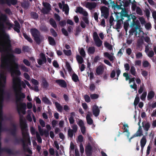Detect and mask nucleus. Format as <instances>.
Wrapping results in <instances>:
<instances>
[{"mask_svg": "<svg viewBox=\"0 0 156 156\" xmlns=\"http://www.w3.org/2000/svg\"><path fill=\"white\" fill-rule=\"evenodd\" d=\"M12 25H0V52L2 53L0 68V115H3L2 109L3 106L4 92V89L5 85V73H11L12 78V87L14 90L16 102L17 109L20 114H24L27 105L25 103H20L25 98V94L21 92L22 86L25 88L26 84L21 82L17 76L21 74L18 64L16 62L18 59L12 54L11 48V41L9 35L5 32L6 27H12Z\"/></svg>", "mask_w": 156, "mask_h": 156, "instance_id": "nucleus-1", "label": "nucleus"}, {"mask_svg": "<svg viewBox=\"0 0 156 156\" xmlns=\"http://www.w3.org/2000/svg\"><path fill=\"white\" fill-rule=\"evenodd\" d=\"M20 122L23 137L22 142L23 148L25 151H27L30 154H32L31 150L28 147L30 145L31 143L27 133V125L24 119L22 117H20Z\"/></svg>", "mask_w": 156, "mask_h": 156, "instance_id": "nucleus-2", "label": "nucleus"}, {"mask_svg": "<svg viewBox=\"0 0 156 156\" xmlns=\"http://www.w3.org/2000/svg\"><path fill=\"white\" fill-rule=\"evenodd\" d=\"M128 19L126 20L124 23V27L126 31H127L128 28L129 26V21L131 19L133 20V23L131 26L133 27L136 26L135 27L136 30L139 29L140 27V24L139 20H136V18L134 14H132L129 16L128 15Z\"/></svg>", "mask_w": 156, "mask_h": 156, "instance_id": "nucleus-3", "label": "nucleus"}, {"mask_svg": "<svg viewBox=\"0 0 156 156\" xmlns=\"http://www.w3.org/2000/svg\"><path fill=\"white\" fill-rule=\"evenodd\" d=\"M30 31L31 34L34 37V39L37 43L40 44L43 40V37L40 35L38 31L36 29H32Z\"/></svg>", "mask_w": 156, "mask_h": 156, "instance_id": "nucleus-4", "label": "nucleus"}, {"mask_svg": "<svg viewBox=\"0 0 156 156\" xmlns=\"http://www.w3.org/2000/svg\"><path fill=\"white\" fill-rule=\"evenodd\" d=\"M44 8L41 10L44 14H46L51 10V6L50 4L47 2H43V3Z\"/></svg>", "mask_w": 156, "mask_h": 156, "instance_id": "nucleus-5", "label": "nucleus"}, {"mask_svg": "<svg viewBox=\"0 0 156 156\" xmlns=\"http://www.w3.org/2000/svg\"><path fill=\"white\" fill-rule=\"evenodd\" d=\"M101 16H103L105 18H107L108 15V9L105 7L103 6L101 8Z\"/></svg>", "mask_w": 156, "mask_h": 156, "instance_id": "nucleus-6", "label": "nucleus"}, {"mask_svg": "<svg viewBox=\"0 0 156 156\" xmlns=\"http://www.w3.org/2000/svg\"><path fill=\"white\" fill-rule=\"evenodd\" d=\"M97 5V3L95 2H87L86 3L85 7L90 10L94 9Z\"/></svg>", "mask_w": 156, "mask_h": 156, "instance_id": "nucleus-7", "label": "nucleus"}, {"mask_svg": "<svg viewBox=\"0 0 156 156\" xmlns=\"http://www.w3.org/2000/svg\"><path fill=\"white\" fill-rule=\"evenodd\" d=\"M139 34L140 37H142L144 39L145 41L147 43H149L150 42L151 40L150 38L147 36V34H144L143 32L140 29H139Z\"/></svg>", "mask_w": 156, "mask_h": 156, "instance_id": "nucleus-8", "label": "nucleus"}, {"mask_svg": "<svg viewBox=\"0 0 156 156\" xmlns=\"http://www.w3.org/2000/svg\"><path fill=\"white\" fill-rule=\"evenodd\" d=\"M145 51L150 58L152 57L154 55L153 51L152 50H149L148 45L146 46Z\"/></svg>", "mask_w": 156, "mask_h": 156, "instance_id": "nucleus-9", "label": "nucleus"}, {"mask_svg": "<svg viewBox=\"0 0 156 156\" xmlns=\"http://www.w3.org/2000/svg\"><path fill=\"white\" fill-rule=\"evenodd\" d=\"M40 58L38 59L37 62L39 65H41L46 62V58L45 55L43 53L40 54Z\"/></svg>", "mask_w": 156, "mask_h": 156, "instance_id": "nucleus-10", "label": "nucleus"}, {"mask_svg": "<svg viewBox=\"0 0 156 156\" xmlns=\"http://www.w3.org/2000/svg\"><path fill=\"white\" fill-rule=\"evenodd\" d=\"M75 11L76 13L79 12L80 14H82L84 16H87L88 15L87 12L82 8L81 7L77 8Z\"/></svg>", "mask_w": 156, "mask_h": 156, "instance_id": "nucleus-11", "label": "nucleus"}, {"mask_svg": "<svg viewBox=\"0 0 156 156\" xmlns=\"http://www.w3.org/2000/svg\"><path fill=\"white\" fill-rule=\"evenodd\" d=\"M92 112L94 115L95 116H98L100 113V110L98 106L96 105H94L92 107Z\"/></svg>", "mask_w": 156, "mask_h": 156, "instance_id": "nucleus-12", "label": "nucleus"}, {"mask_svg": "<svg viewBox=\"0 0 156 156\" xmlns=\"http://www.w3.org/2000/svg\"><path fill=\"white\" fill-rule=\"evenodd\" d=\"M92 116V114L90 112H88V114L87 115L86 119L87 123L89 125H91L93 122V121L91 118V117Z\"/></svg>", "mask_w": 156, "mask_h": 156, "instance_id": "nucleus-13", "label": "nucleus"}, {"mask_svg": "<svg viewBox=\"0 0 156 156\" xmlns=\"http://www.w3.org/2000/svg\"><path fill=\"white\" fill-rule=\"evenodd\" d=\"M104 56L105 57L108 58L110 61H112L114 58L113 56V54L111 53V54H109L108 53L106 52L104 53Z\"/></svg>", "mask_w": 156, "mask_h": 156, "instance_id": "nucleus-14", "label": "nucleus"}, {"mask_svg": "<svg viewBox=\"0 0 156 156\" xmlns=\"http://www.w3.org/2000/svg\"><path fill=\"white\" fill-rule=\"evenodd\" d=\"M147 140L145 136H143L140 140V145L141 148V151H142L143 148L146 143Z\"/></svg>", "mask_w": 156, "mask_h": 156, "instance_id": "nucleus-15", "label": "nucleus"}, {"mask_svg": "<svg viewBox=\"0 0 156 156\" xmlns=\"http://www.w3.org/2000/svg\"><path fill=\"white\" fill-rule=\"evenodd\" d=\"M104 71V68L102 66H98L96 70V72L97 75L102 74Z\"/></svg>", "mask_w": 156, "mask_h": 156, "instance_id": "nucleus-16", "label": "nucleus"}, {"mask_svg": "<svg viewBox=\"0 0 156 156\" xmlns=\"http://www.w3.org/2000/svg\"><path fill=\"white\" fill-rule=\"evenodd\" d=\"M56 82L62 87H66V83L64 80H57Z\"/></svg>", "mask_w": 156, "mask_h": 156, "instance_id": "nucleus-17", "label": "nucleus"}, {"mask_svg": "<svg viewBox=\"0 0 156 156\" xmlns=\"http://www.w3.org/2000/svg\"><path fill=\"white\" fill-rule=\"evenodd\" d=\"M142 135L141 127V126H139L138 130L137 131L136 133L133 136L131 137L130 139H132L133 137L140 136Z\"/></svg>", "mask_w": 156, "mask_h": 156, "instance_id": "nucleus-18", "label": "nucleus"}, {"mask_svg": "<svg viewBox=\"0 0 156 156\" xmlns=\"http://www.w3.org/2000/svg\"><path fill=\"white\" fill-rule=\"evenodd\" d=\"M143 126L144 127V129L146 131H147L150 126V125L149 123L146 122H142Z\"/></svg>", "mask_w": 156, "mask_h": 156, "instance_id": "nucleus-19", "label": "nucleus"}, {"mask_svg": "<svg viewBox=\"0 0 156 156\" xmlns=\"http://www.w3.org/2000/svg\"><path fill=\"white\" fill-rule=\"evenodd\" d=\"M55 105L58 111L61 112L62 110V107L58 102H55Z\"/></svg>", "mask_w": 156, "mask_h": 156, "instance_id": "nucleus-20", "label": "nucleus"}, {"mask_svg": "<svg viewBox=\"0 0 156 156\" xmlns=\"http://www.w3.org/2000/svg\"><path fill=\"white\" fill-rule=\"evenodd\" d=\"M62 10L63 11L65 12L66 14H67L69 11L68 6L66 4L64 5L63 6Z\"/></svg>", "mask_w": 156, "mask_h": 156, "instance_id": "nucleus-21", "label": "nucleus"}, {"mask_svg": "<svg viewBox=\"0 0 156 156\" xmlns=\"http://www.w3.org/2000/svg\"><path fill=\"white\" fill-rule=\"evenodd\" d=\"M76 59L78 63L79 64H82L83 62V58L79 55H76Z\"/></svg>", "mask_w": 156, "mask_h": 156, "instance_id": "nucleus-22", "label": "nucleus"}, {"mask_svg": "<svg viewBox=\"0 0 156 156\" xmlns=\"http://www.w3.org/2000/svg\"><path fill=\"white\" fill-rule=\"evenodd\" d=\"M154 93L153 91H150L147 95L148 99L149 100L151 99L154 96Z\"/></svg>", "mask_w": 156, "mask_h": 156, "instance_id": "nucleus-23", "label": "nucleus"}, {"mask_svg": "<svg viewBox=\"0 0 156 156\" xmlns=\"http://www.w3.org/2000/svg\"><path fill=\"white\" fill-rule=\"evenodd\" d=\"M95 44L98 47H100L102 44V41L99 38L94 40Z\"/></svg>", "mask_w": 156, "mask_h": 156, "instance_id": "nucleus-24", "label": "nucleus"}, {"mask_svg": "<svg viewBox=\"0 0 156 156\" xmlns=\"http://www.w3.org/2000/svg\"><path fill=\"white\" fill-rule=\"evenodd\" d=\"M79 51L80 55L83 57H85V56L86 54L84 49L83 48H79Z\"/></svg>", "mask_w": 156, "mask_h": 156, "instance_id": "nucleus-25", "label": "nucleus"}, {"mask_svg": "<svg viewBox=\"0 0 156 156\" xmlns=\"http://www.w3.org/2000/svg\"><path fill=\"white\" fill-rule=\"evenodd\" d=\"M50 23L52 25V26L55 28L57 27V25L55 21L52 19H51L50 20Z\"/></svg>", "mask_w": 156, "mask_h": 156, "instance_id": "nucleus-26", "label": "nucleus"}, {"mask_svg": "<svg viewBox=\"0 0 156 156\" xmlns=\"http://www.w3.org/2000/svg\"><path fill=\"white\" fill-rule=\"evenodd\" d=\"M95 51V48L94 47H89L88 49V53L89 54H93Z\"/></svg>", "mask_w": 156, "mask_h": 156, "instance_id": "nucleus-27", "label": "nucleus"}, {"mask_svg": "<svg viewBox=\"0 0 156 156\" xmlns=\"http://www.w3.org/2000/svg\"><path fill=\"white\" fill-rule=\"evenodd\" d=\"M66 68L67 69L69 73H71L72 72V70L69 64L67 62H66Z\"/></svg>", "mask_w": 156, "mask_h": 156, "instance_id": "nucleus-28", "label": "nucleus"}, {"mask_svg": "<svg viewBox=\"0 0 156 156\" xmlns=\"http://www.w3.org/2000/svg\"><path fill=\"white\" fill-rule=\"evenodd\" d=\"M143 65L144 67H150L151 66L149 62L146 60H144L143 61Z\"/></svg>", "mask_w": 156, "mask_h": 156, "instance_id": "nucleus-29", "label": "nucleus"}, {"mask_svg": "<svg viewBox=\"0 0 156 156\" xmlns=\"http://www.w3.org/2000/svg\"><path fill=\"white\" fill-rule=\"evenodd\" d=\"M72 76V79L75 82H76L78 80V76L75 73H73Z\"/></svg>", "mask_w": 156, "mask_h": 156, "instance_id": "nucleus-30", "label": "nucleus"}, {"mask_svg": "<svg viewBox=\"0 0 156 156\" xmlns=\"http://www.w3.org/2000/svg\"><path fill=\"white\" fill-rule=\"evenodd\" d=\"M76 140L78 143H81L83 141V137L81 135H79Z\"/></svg>", "mask_w": 156, "mask_h": 156, "instance_id": "nucleus-31", "label": "nucleus"}, {"mask_svg": "<svg viewBox=\"0 0 156 156\" xmlns=\"http://www.w3.org/2000/svg\"><path fill=\"white\" fill-rule=\"evenodd\" d=\"M38 130L39 131L41 135L42 136L44 135V134L46 135V131L45 130H43L41 127L40 126H38Z\"/></svg>", "mask_w": 156, "mask_h": 156, "instance_id": "nucleus-32", "label": "nucleus"}, {"mask_svg": "<svg viewBox=\"0 0 156 156\" xmlns=\"http://www.w3.org/2000/svg\"><path fill=\"white\" fill-rule=\"evenodd\" d=\"M48 39L49 43L50 44L53 45L55 44V41L52 37H49Z\"/></svg>", "mask_w": 156, "mask_h": 156, "instance_id": "nucleus-33", "label": "nucleus"}, {"mask_svg": "<svg viewBox=\"0 0 156 156\" xmlns=\"http://www.w3.org/2000/svg\"><path fill=\"white\" fill-rule=\"evenodd\" d=\"M141 73L142 75L144 76L145 78L147 77L148 75V72L146 71L142 70L141 69Z\"/></svg>", "mask_w": 156, "mask_h": 156, "instance_id": "nucleus-34", "label": "nucleus"}, {"mask_svg": "<svg viewBox=\"0 0 156 156\" xmlns=\"http://www.w3.org/2000/svg\"><path fill=\"white\" fill-rule=\"evenodd\" d=\"M130 72L132 74L135 76L136 74L135 69L133 66H132L130 68Z\"/></svg>", "mask_w": 156, "mask_h": 156, "instance_id": "nucleus-35", "label": "nucleus"}, {"mask_svg": "<svg viewBox=\"0 0 156 156\" xmlns=\"http://www.w3.org/2000/svg\"><path fill=\"white\" fill-rule=\"evenodd\" d=\"M21 69L24 72H28V68L26 67L25 66L23 65H20V66Z\"/></svg>", "mask_w": 156, "mask_h": 156, "instance_id": "nucleus-36", "label": "nucleus"}, {"mask_svg": "<svg viewBox=\"0 0 156 156\" xmlns=\"http://www.w3.org/2000/svg\"><path fill=\"white\" fill-rule=\"evenodd\" d=\"M23 35L25 38L28 41L30 42H32V40L29 36L25 34H23Z\"/></svg>", "mask_w": 156, "mask_h": 156, "instance_id": "nucleus-37", "label": "nucleus"}, {"mask_svg": "<svg viewBox=\"0 0 156 156\" xmlns=\"http://www.w3.org/2000/svg\"><path fill=\"white\" fill-rule=\"evenodd\" d=\"M77 123L78 124L80 127L84 126V124L83 121L81 119H79L77 121Z\"/></svg>", "mask_w": 156, "mask_h": 156, "instance_id": "nucleus-38", "label": "nucleus"}, {"mask_svg": "<svg viewBox=\"0 0 156 156\" xmlns=\"http://www.w3.org/2000/svg\"><path fill=\"white\" fill-rule=\"evenodd\" d=\"M144 89V84H142L140 86V88L138 92L140 94H141L143 91Z\"/></svg>", "mask_w": 156, "mask_h": 156, "instance_id": "nucleus-39", "label": "nucleus"}, {"mask_svg": "<svg viewBox=\"0 0 156 156\" xmlns=\"http://www.w3.org/2000/svg\"><path fill=\"white\" fill-rule=\"evenodd\" d=\"M105 46L109 50H111L112 49V46L107 42H105L104 43Z\"/></svg>", "mask_w": 156, "mask_h": 156, "instance_id": "nucleus-40", "label": "nucleus"}, {"mask_svg": "<svg viewBox=\"0 0 156 156\" xmlns=\"http://www.w3.org/2000/svg\"><path fill=\"white\" fill-rule=\"evenodd\" d=\"M147 93L146 91H144L142 94L140 98L142 100H144L146 97Z\"/></svg>", "mask_w": 156, "mask_h": 156, "instance_id": "nucleus-41", "label": "nucleus"}, {"mask_svg": "<svg viewBox=\"0 0 156 156\" xmlns=\"http://www.w3.org/2000/svg\"><path fill=\"white\" fill-rule=\"evenodd\" d=\"M122 20H123V19H122V20H119L117 22L116 26V27L117 28H119L120 27L122 23L123 22Z\"/></svg>", "mask_w": 156, "mask_h": 156, "instance_id": "nucleus-42", "label": "nucleus"}, {"mask_svg": "<svg viewBox=\"0 0 156 156\" xmlns=\"http://www.w3.org/2000/svg\"><path fill=\"white\" fill-rule=\"evenodd\" d=\"M63 52L66 55L68 56L70 55L71 54V51L70 50H63Z\"/></svg>", "mask_w": 156, "mask_h": 156, "instance_id": "nucleus-43", "label": "nucleus"}, {"mask_svg": "<svg viewBox=\"0 0 156 156\" xmlns=\"http://www.w3.org/2000/svg\"><path fill=\"white\" fill-rule=\"evenodd\" d=\"M74 114L73 113H72V115L69 118V121L70 124H73L74 122V120L73 117V115H74Z\"/></svg>", "mask_w": 156, "mask_h": 156, "instance_id": "nucleus-44", "label": "nucleus"}, {"mask_svg": "<svg viewBox=\"0 0 156 156\" xmlns=\"http://www.w3.org/2000/svg\"><path fill=\"white\" fill-rule=\"evenodd\" d=\"M42 100L43 102L45 103L49 104L50 103L48 99L45 97H43L42 98Z\"/></svg>", "mask_w": 156, "mask_h": 156, "instance_id": "nucleus-45", "label": "nucleus"}, {"mask_svg": "<svg viewBox=\"0 0 156 156\" xmlns=\"http://www.w3.org/2000/svg\"><path fill=\"white\" fill-rule=\"evenodd\" d=\"M31 82L34 85L37 86L38 85L39 83L38 81L34 79H32L31 80Z\"/></svg>", "mask_w": 156, "mask_h": 156, "instance_id": "nucleus-46", "label": "nucleus"}, {"mask_svg": "<svg viewBox=\"0 0 156 156\" xmlns=\"http://www.w3.org/2000/svg\"><path fill=\"white\" fill-rule=\"evenodd\" d=\"M91 150V147L90 145H88L86 148L85 151L87 154L90 153Z\"/></svg>", "mask_w": 156, "mask_h": 156, "instance_id": "nucleus-47", "label": "nucleus"}, {"mask_svg": "<svg viewBox=\"0 0 156 156\" xmlns=\"http://www.w3.org/2000/svg\"><path fill=\"white\" fill-rule=\"evenodd\" d=\"M28 114L27 116V118L29 121H32V119L31 118L30 116V115L32 112L30 110L28 111Z\"/></svg>", "mask_w": 156, "mask_h": 156, "instance_id": "nucleus-48", "label": "nucleus"}, {"mask_svg": "<svg viewBox=\"0 0 156 156\" xmlns=\"http://www.w3.org/2000/svg\"><path fill=\"white\" fill-rule=\"evenodd\" d=\"M98 95L96 94H94L90 95V97L92 99H96L98 98Z\"/></svg>", "mask_w": 156, "mask_h": 156, "instance_id": "nucleus-49", "label": "nucleus"}, {"mask_svg": "<svg viewBox=\"0 0 156 156\" xmlns=\"http://www.w3.org/2000/svg\"><path fill=\"white\" fill-rule=\"evenodd\" d=\"M130 86L131 88L133 89L135 91L137 90V85L135 83H133V84L130 85Z\"/></svg>", "mask_w": 156, "mask_h": 156, "instance_id": "nucleus-50", "label": "nucleus"}, {"mask_svg": "<svg viewBox=\"0 0 156 156\" xmlns=\"http://www.w3.org/2000/svg\"><path fill=\"white\" fill-rule=\"evenodd\" d=\"M140 99L138 97L136 96V98L135 100H134V104L135 106H136L137 104H138L139 101Z\"/></svg>", "mask_w": 156, "mask_h": 156, "instance_id": "nucleus-51", "label": "nucleus"}, {"mask_svg": "<svg viewBox=\"0 0 156 156\" xmlns=\"http://www.w3.org/2000/svg\"><path fill=\"white\" fill-rule=\"evenodd\" d=\"M136 57L137 58H139L142 56V54L141 53L138 52L136 54Z\"/></svg>", "mask_w": 156, "mask_h": 156, "instance_id": "nucleus-52", "label": "nucleus"}, {"mask_svg": "<svg viewBox=\"0 0 156 156\" xmlns=\"http://www.w3.org/2000/svg\"><path fill=\"white\" fill-rule=\"evenodd\" d=\"M73 130L71 129H69L68 131V135L70 137H71L73 136Z\"/></svg>", "mask_w": 156, "mask_h": 156, "instance_id": "nucleus-53", "label": "nucleus"}, {"mask_svg": "<svg viewBox=\"0 0 156 156\" xmlns=\"http://www.w3.org/2000/svg\"><path fill=\"white\" fill-rule=\"evenodd\" d=\"M136 12L137 14L140 15H142V11L140 8L139 7H137L136 9Z\"/></svg>", "mask_w": 156, "mask_h": 156, "instance_id": "nucleus-54", "label": "nucleus"}, {"mask_svg": "<svg viewBox=\"0 0 156 156\" xmlns=\"http://www.w3.org/2000/svg\"><path fill=\"white\" fill-rule=\"evenodd\" d=\"M36 137L37 138L38 142L40 143H41V139L37 133H36Z\"/></svg>", "mask_w": 156, "mask_h": 156, "instance_id": "nucleus-55", "label": "nucleus"}, {"mask_svg": "<svg viewBox=\"0 0 156 156\" xmlns=\"http://www.w3.org/2000/svg\"><path fill=\"white\" fill-rule=\"evenodd\" d=\"M23 62L24 64L27 66H30V63L26 59H24L23 60Z\"/></svg>", "mask_w": 156, "mask_h": 156, "instance_id": "nucleus-56", "label": "nucleus"}, {"mask_svg": "<svg viewBox=\"0 0 156 156\" xmlns=\"http://www.w3.org/2000/svg\"><path fill=\"white\" fill-rule=\"evenodd\" d=\"M123 76H124L126 77V80H129L130 78L128 74L126 73H123Z\"/></svg>", "mask_w": 156, "mask_h": 156, "instance_id": "nucleus-57", "label": "nucleus"}, {"mask_svg": "<svg viewBox=\"0 0 156 156\" xmlns=\"http://www.w3.org/2000/svg\"><path fill=\"white\" fill-rule=\"evenodd\" d=\"M93 37L94 40L99 38L97 33L96 32H95L94 33L93 35Z\"/></svg>", "mask_w": 156, "mask_h": 156, "instance_id": "nucleus-58", "label": "nucleus"}, {"mask_svg": "<svg viewBox=\"0 0 156 156\" xmlns=\"http://www.w3.org/2000/svg\"><path fill=\"white\" fill-rule=\"evenodd\" d=\"M85 16V17H83V20L87 24H88L89 23V22L88 20V18L87 17H86L87 16Z\"/></svg>", "mask_w": 156, "mask_h": 156, "instance_id": "nucleus-59", "label": "nucleus"}, {"mask_svg": "<svg viewBox=\"0 0 156 156\" xmlns=\"http://www.w3.org/2000/svg\"><path fill=\"white\" fill-rule=\"evenodd\" d=\"M71 127L73 129V130H72L73 131V132H76L77 129V126L76 125H73Z\"/></svg>", "mask_w": 156, "mask_h": 156, "instance_id": "nucleus-60", "label": "nucleus"}, {"mask_svg": "<svg viewBox=\"0 0 156 156\" xmlns=\"http://www.w3.org/2000/svg\"><path fill=\"white\" fill-rule=\"evenodd\" d=\"M81 132L83 134L85 133L86 128L85 126H83L80 127Z\"/></svg>", "mask_w": 156, "mask_h": 156, "instance_id": "nucleus-61", "label": "nucleus"}, {"mask_svg": "<svg viewBox=\"0 0 156 156\" xmlns=\"http://www.w3.org/2000/svg\"><path fill=\"white\" fill-rule=\"evenodd\" d=\"M139 19L141 24H144L145 23V20L144 19L143 17H140L139 18Z\"/></svg>", "mask_w": 156, "mask_h": 156, "instance_id": "nucleus-62", "label": "nucleus"}, {"mask_svg": "<svg viewBox=\"0 0 156 156\" xmlns=\"http://www.w3.org/2000/svg\"><path fill=\"white\" fill-rule=\"evenodd\" d=\"M84 98L85 101L87 102H89L90 101V99L89 97L86 95L84 96Z\"/></svg>", "mask_w": 156, "mask_h": 156, "instance_id": "nucleus-63", "label": "nucleus"}, {"mask_svg": "<svg viewBox=\"0 0 156 156\" xmlns=\"http://www.w3.org/2000/svg\"><path fill=\"white\" fill-rule=\"evenodd\" d=\"M152 16L155 20V22L156 23V11H154L152 12Z\"/></svg>", "mask_w": 156, "mask_h": 156, "instance_id": "nucleus-64", "label": "nucleus"}]
</instances>
